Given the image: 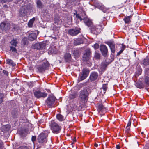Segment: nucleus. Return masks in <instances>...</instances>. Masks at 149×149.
Wrapping results in <instances>:
<instances>
[{
    "instance_id": "obj_26",
    "label": "nucleus",
    "mask_w": 149,
    "mask_h": 149,
    "mask_svg": "<svg viewBox=\"0 0 149 149\" xmlns=\"http://www.w3.org/2000/svg\"><path fill=\"white\" fill-rule=\"evenodd\" d=\"M121 50L119 52L117 53V56H119L123 52V51L125 49L126 46L123 44L121 45V46L120 47Z\"/></svg>"
},
{
    "instance_id": "obj_19",
    "label": "nucleus",
    "mask_w": 149,
    "mask_h": 149,
    "mask_svg": "<svg viewBox=\"0 0 149 149\" xmlns=\"http://www.w3.org/2000/svg\"><path fill=\"white\" fill-rule=\"evenodd\" d=\"M62 22V20L59 18H55L54 20V25L58 27H60Z\"/></svg>"
},
{
    "instance_id": "obj_47",
    "label": "nucleus",
    "mask_w": 149,
    "mask_h": 149,
    "mask_svg": "<svg viewBox=\"0 0 149 149\" xmlns=\"http://www.w3.org/2000/svg\"><path fill=\"white\" fill-rule=\"evenodd\" d=\"M36 139V136H32V139H31L32 141V142H33L35 141Z\"/></svg>"
},
{
    "instance_id": "obj_34",
    "label": "nucleus",
    "mask_w": 149,
    "mask_h": 149,
    "mask_svg": "<svg viewBox=\"0 0 149 149\" xmlns=\"http://www.w3.org/2000/svg\"><path fill=\"white\" fill-rule=\"evenodd\" d=\"M107 84H104L103 85L102 89L103 90L104 93H105L107 91Z\"/></svg>"
},
{
    "instance_id": "obj_1",
    "label": "nucleus",
    "mask_w": 149,
    "mask_h": 149,
    "mask_svg": "<svg viewBox=\"0 0 149 149\" xmlns=\"http://www.w3.org/2000/svg\"><path fill=\"white\" fill-rule=\"evenodd\" d=\"M49 65L48 62L46 60H44L41 64L37 66V68L39 72H42L46 70Z\"/></svg>"
},
{
    "instance_id": "obj_58",
    "label": "nucleus",
    "mask_w": 149,
    "mask_h": 149,
    "mask_svg": "<svg viewBox=\"0 0 149 149\" xmlns=\"http://www.w3.org/2000/svg\"><path fill=\"white\" fill-rule=\"evenodd\" d=\"M90 29H91V28H90Z\"/></svg>"
},
{
    "instance_id": "obj_11",
    "label": "nucleus",
    "mask_w": 149,
    "mask_h": 149,
    "mask_svg": "<svg viewBox=\"0 0 149 149\" xmlns=\"http://www.w3.org/2000/svg\"><path fill=\"white\" fill-rule=\"evenodd\" d=\"M0 27L2 30L6 31L10 29V24L8 22H4L1 23Z\"/></svg>"
},
{
    "instance_id": "obj_37",
    "label": "nucleus",
    "mask_w": 149,
    "mask_h": 149,
    "mask_svg": "<svg viewBox=\"0 0 149 149\" xmlns=\"http://www.w3.org/2000/svg\"><path fill=\"white\" fill-rule=\"evenodd\" d=\"M136 86L139 88H141L142 87V84L141 82H137L136 84Z\"/></svg>"
},
{
    "instance_id": "obj_13",
    "label": "nucleus",
    "mask_w": 149,
    "mask_h": 149,
    "mask_svg": "<svg viewBox=\"0 0 149 149\" xmlns=\"http://www.w3.org/2000/svg\"><path fill=\"white\" fill-rule=\"evenodd\" d=\"M80 29L75 28L70 29L68 31V33L71 36H75L80 32Z\"/></svg>"
},
{
    "instance_id": "obj_57",
    "label": "nucleus",
    "mask_w": 149,
    "mask_h": 149,
    "mask_svg": "<svg viewBox=\"0 0 149 149\" xmlns=\"http://www.w3.org/2000/svg\"><path fill=\"white\" fill-rule=\"evenodd\" d=\"M148 39H149V36H148Z\"/></svg>"
},
{
    "instance_id": "obj_25",
    "label": "nucleus",
    "mask_w": 149,
    "mask_h": 149,
    "mask_svg": "<svg viewBox=\"0 0 149 149\" xmlns=\"http://www.w3.org/2000/svg\"><path fill=\"white\" fill-rule=\"evenodd\" d=\"M108 45L110 48L112 52L113 53H115V45L111 43H109L108 44Z\"/></svg>"
},
{
    "instance_id": "obj_55",
    "label": "nucleus",
    "mask_w": 149,
    "mask_h": 149,
    "mask_svg": "<svg viewBox=\"0 0 149 149\" xmlns=\"http://www.w3.org/2000/svg\"><path fill=\"white\" fill-rule=\"evenodd\" d=\"M6 126L8 127L9 128L10 127V126L9 125H6Z\"/></svg>"
},
{
    "instance_id": "obj_24",
    "label": "nucleus",
    "mask_w": 149,
    "mask_h": 149,
    "mask_svg": "<svg viewBox=\"0 0 149 149\" xmlns=\"http://www.w3.org/2000/svg\"><path fill=\"white\" fill-rule=\"evenodd\" d=\"M101 31L100 26H98L97 27H94V34L96 35L98 34Z\"/></svg>"
},
{
    "instance_id": "obj_17",
    "label": "nucleus",
    "mask_w": 149,
    "mask_h": 149,
    "mask_svg": "<svg viewBox=\"0 0 149 149\" xmlns=\"http://www.w3.org/2000/svg\"><path fill=\"white\" fill-rule=\"evenodd\" d=\"M37 38V35L35 33H29L28 39L29 40L33 41L35 40Z\"/></svg>"
},
{
    "instance_id": "obj_27",
    "label": "nucleus",
    "mask_w": 149,
    "mask_h": 149,
    "mask_svg": "<svg viewBox=\"0 0 149 149\" xmlns=\"http://www.w3.org/2000/svg\"><path fill=\"white\" fill-rule=\"evenodd\" d=\"M56 118L57 119L60 121H63L64 120L63 116L60 114H58L57 115Z\"/></svg>"
},
{
    "instance_id": "obj_33",
    "label": "nucleus",
    "mask_w": 149,
    "mask_h": 149,
    "mask_svg": "<svg viewBox=\"0 0 149 149\" xmlns=\"http://www.w3.org/2000/svg\"><path fill=\"white\" fill-rule=\"evenodd\" d=\"M49 51H51V53L54 54H56L57 52V50L54 47L53 49L52 48H49Z\"/></svg>"
},
{
    "instance_id": "obj_52",
    "label": "nucleus",
    "mask_w": 149,
    "mask_h": 149,
    "mask_svg": "<svg viewBox=\"0 0 149 149\" xmlns=\"http://www.w3.org/2000/svg\"><path fill=\"white\" fill-rule=\"evenodd\" d=\"M94 146L96 147H97L98 146V144H97V143H95V144H94Z\"/></svg>"
},
{
    "instance_id": "obj_38",
    "label": "nucleus",
    "mask_w": 149,
    "mask_h": 149,
    "mask_svg": "<svg viewBox=\"0 0 149 149\" xmlns=\"http://www.w3.org/2000/svg\"><path fill=\"white\" fill-rule=\"evenodd\" d=\"M100 55L99 53H95V58L97 59H100Z\"/></svg>"
},
{
    "instance_id": "obj_22",
    "label": "nucleus",
    "mask_w": 149,
    "mask_h": 149,
    "mask_svg": "<svg viewBox=\"0 0 149 149\" xmlns=\"http://www.w3.org/2000/svg\"><path fill=\"white\" fill-rule=\"evenodd\" d=\"M132 15H131L129 16L125 17V18L123 19L125 23L129 24L131 22L130 18L132 17Z\"/></svg>"
},
{
    "instance_id": "obj_9",
    "label": "nucleus",
    "mask_w": 149,
    "mask_h": 149,
    "mask_svg": "<svg viewBox=\"0 0 149 149\" xmlns=\"http://www.w3.org/2000/svg\"><path fill=\"white\" fill-rule=\"evenodd\" d=\"M89 71L88 70L84 69L82 71V73L80 75L79 79L82 81L85 79L88 75Z\"/></svg>"
},
{
    "instance_id": "obj_49",
    "label": "nucleus",
    "mask_w": 149,
    "mask_h": 149,
    "mask_svg": "<svg viewBox=\"0 0 149 149\" xmlns=\"http://www.w3.org/2000/svg\"><path fill=\"white\" fill-rule=\"evenodd\" d=\"M3 73L6 75H8V72L6 70H3Z\"/></svg>"
},
{
    "instance_id": "obj_8",
    "label": "nucleus",
    "mask_w": 149,
    "mask_h": 149,
    "mask_svg": "<svg viewBox=\"0 0 149 149\" xmlns=\"http://www.w3.org/2000/svg\"><path fill=\"white\" fill-rule=\"evenodd\" d=\"M35 96L37 98L40 97L44 98L47 97V94L45 92H41L40 91H38L34 92Z\"/></svg>"
},
{
    "instance_id": "obj_23",
    "label": "nucleus",
    "mask_w": 149,
    "mask_h": 149,
    "mask_svg": "<svg viewBox=\"0 0 149 149\" xmlns=\"http://www.w3.org/2000/svg\"><path fill=\"white\" fill-rule=\"evenodd\" d=\"M142 72V69L140 66H138L137 68L136 72V76H139L140 75Z\"/></svg>"
},
{
    "instance_id": "obj_21",
    "label": "nucleus",
    "mask_w": 149,
    "mask_h": 149,
    "mask_svg": "<svg viewBox=\"0 0 149 149\" xmlns=\"http://www.w3.org/2000/svg\"><path fill=\"white\" fill-rule=\"evenodd\" d=\"M83 43V41L80 38H78L75 39L74 41V44L76 45H77Z\"/></svg>"
},
{
    "instance_id": "obj_15",
    "label": "nucleus",
    "mask_w": 149,
    "mask_h": 149,
    "mask_svg": "<svg viewBox=\"0 0 149 149\" xmlns=\"http://www.w3.org/2000/svg\"><path fill=\"white\" fill-rule=\"evenodd\" d=\"M45 44L43 42L36 43L34 45V48L37 49H44L45 48Z\"/></svg>"
},
{
    "instance_id": "obj_56",
    "label": "nucleus",
    "mask_w": 149,
    "mask_h": 149,
    "mask_svg": "<svg viewBox=\"0 0 149 149\" xmlns=\"http://www.w3.org/2000/svg\"><path fill=\"white\" fill-rule=\"evenodd\" d=\"M143 132H141V134H143Z\"/></svg>"
},
{
    "instance_id": "obj_6",
    "label": "nucleus",
    "mask_w": 149,
    "mask_h": 149,
    "mask_svg": "<svg viewBox=\"0 0 149 149\" xmlns=\"http://www.w3.org/2000/svg\"><path fill=\"white\" fill-rule=\"evenodd\" d=\"M47 134L46 133H42L38 136V141L40 143H42L47 141Z\"/></svg>"
},
{
    "instance_id": "obj_4",
    "label": "nucleus",
    "mask_w": 149,
    "mask_h": 149,
    "mask_svg": "<svg viewBox=\"0 0 149 149\" xmlns=\"http://www.w3.org/2000/svg\"><path fill=\"white\" fill-rule=\"evenodd\" d=\"M144 84L149 86V68H146L144 70Z\"/></svg>"
},
{
    "instance_id": "obj_28",
    "label": "nucleus",
    "mask_w": 149,
    "mask_h": 149,
    "mask_svg": "<svg viewBox=\"0 0 149 149\" xmlns=\"http://www.w3.org/2000/svg\"><path fill=\"white\" fill-rule=\"evenodd\" d=\"M7 63L9 65L12 66H14L15 65V64L11 59H8L7 60Z\"/></svg>"
},
{
    "instance_id": "obj_44",
    "label": "nucleus",
    "mask_w": 149,
    "mask_h": 149,
    "mask_svg": "<svg viewBox=\"0 0 149 149\" xmlns=\"http://www.w3.org/2000/svg\"><path fill=\"white\" fill-rule=\"evenodd\" d=\"M98 76V74L97 72H94V81L97 79Z\"/></svg>"
},
{
    "instance_id": "obj_39",
    "label": "nucleus",
    "mask_w": 149,
    "mask_h": 149,
    "mask_svg": "<svg viewBox=\"0 0 149 149\" xmlns=\"http://www.w3.org/2000/svg\"><path fill=\"white\" fill-rule=\"evenodd\" d=\"M76 94L74 93L72 94H70L69 96L70 98L73 99L76 97Z\"/></svg>"
},
{
    "instance_id": "obj_45",
    "label": "nucleus",
    "mask_w": 149,
    "mask_h": 149,
    "mask_svg": "<svg viewBox=\"0 0 149 149\" xmlns=\"http://www.w3.org/2000/svg\"><path fill=\"white\" fill-rule=\"evenodd\" d=\"M89 81V82H93V75L92 74L90 76Z\"/></svg>"
},
{
    "instance_id": "obj_12",
    "label": "nucleus",
    "mask_w": 149,
    "mask_h": 149,
    "mask_svg": "<svg viewBox=\"0 0 149 149\" xmlns=\"http://www.w3.org/2000/svg\"><path fill=\"white\" fill-rule=\"evenodd\" d=\"M100 49L102 55L104 57L107 56L108 49L106 45H102L100 47Z\"/></svg>"
},
{
    "instance_id": "obj_35",
    "label": "nucleus",
    "mask_w": 149,
    "mask_h": 149,
    "mask_svg": "<svg viewBox=\"0 0 149 149\" xmlns=\"http://www.w3.org/2000/svg\"><path fill=\"white\" fill-rule=\"evenodd\" d=\"M18 149H31V148L29 146H22L19 147Z\"/></svg>"
},
{
    "instance_id": "obj_10",
    "label": "nucleus",
    "mask_w": 149,
    "mask_h": 149,
    "mask_svg": "<svg viewBox=\"0 0 149 149\" xmlns=\"http://www.w3.org/2000/svg\"><path fill=\"white\" fill-rule=\"evenodd\" d=\"M79 18L81 21L82 20H83L84 22L85 23L86 25L88 27H90L92 26V21L86 16L83 17V18L81 17H79Z\"/></svg>"
},
{
    "instance_id": "obj_14",
    "label": "nucleus",
    "mask_w": 149,
    "mask_h": 149,
    "mask_svg": "<svg viewBox=\"0 0 149 149\" xmlns=\"http://www.w3.org/2000/svg\"><path fill=\"white\" fill-rule=\"evenodd\" d=\"M91 54V52L89 49H87L85 51L83 56V59L84 61H88L89 60Z\"/></svg>"
},
{
    "instance_id": "obj_50",
    "label": "nucleus",
    "mask_w": 149,
    "mask_h": 149,
    "mask_svg": "<svg viewBox=\"0 0 149 149\" xmlns=\"http://www.w3.org/2000/svg\"><path fill=\"white\" fill-rule=\"evenodd\" d=\"M120 147L119 145H117L116 146V148L117 149H120Z\"/></svg>"
},
{
    "instance_id": "obj_29",
    "label": "nucleus",
    "mask_w": 149,
    "mask_h": 149,
    "mask_svg": "<svg viewBox=\"0 0 149 149\" xmlns=\"http://www.w3.org/2000/svg\"><path fill=\"white\" fill-rule=\"evenodd\" d=\"M35 18H33L32 19H31L29 22L28 23V26L29 27H32L34 22L35 20Z\"/></svg>"
},
{
    "instance_id": "obj_31",
    "label": "nucleus",
    "mask_w": 149,
    "mask_h": 149,
    "mask_svg": "<svg viewBox=\"0 0 149 149\" xmlns=\"http://www.w3.org/2000/svg\"><path fill=\"white\" fill-rule=\"evenodd\" d=\"M73 54L75 57H77L79 56V50L78 49L74 50L73 52Z\"/></svg>"
},
{
    "instance_id": "obj_42",
    "label": "nucleus",
    "mask_w": 149,
    "mask_h": 149,
    "mask_svg": "<svg viewBox=\"0 0 149 149\" xmlns=\"http://www.w3.org/2000/svg\"><path fill=\"white\" fill-rule=\"evenodd\" d=\"M4 95L3 93H0V103H1L3 100Z\"/></svg>"
},
{
    "instance_id": "obj_16",
    "label": "nucleus",
    "mask_w": 149,
    "mask_h": 149,
    "mask_svg": "<svg viewBox=\"0 0 149 149\" xmlns=\"http://www.w3.org/2000/svg\"><path fill=\"white\" fill-rule=\"evenodd\" d=\"M97 110L99 113L100 112L103 113V114L106 112V108L104 106L101 104H97Z\"/></svg>"
},
{
    "instance_id": "obj_54",
    "label": "nucleus",
    "mask_w": 149,
    "mask_h": 149,
    "mask_svg": "<svg viewBox=\"0 0 149 149\" xmlns=\"http://www.w3.org/2000/svg\"><path fill=\"white\" fill-rule=\"evenodd\" d=\"M2 143L0 142V148H1L2 146Z\"/></svg>"
},
{
    "instance_id": "obj_7",
    "label": "nucleus",
    "mask_w": 149,
    "mask_h": 149,
    "mask_svg": "<svg viewBox=\"0 0 149 149\" xmlns=\"http://www.w3.org/2000/svg\"><path fill=\"white\" fill-rule=\"evenodd\" d=\"M88 96V92L86 89H84L81 91L80 97L82 102H85Z\"/></svg>"
},
{
    "instance_id": "obj_30",
    "label": "nucleus",
    "mask_w": 149,
    "mask_h": 149,
    "mask_svg": "<svg viewBox=\"0 0 149 149\" xmlns=\"http://www.w3.org/2000/svg\"><path fill=\"white\" fill-rule=\"evenodd\" d=\"M10 43L12 46L15 47L17 44V42L16 40L13 39L11 40Z\"/></svg>"
},
{
    "instance_id": "obj_5",
    "label": "nucleus",
    "mask_w": 149,
    "mask_h": 149,
    "mask_svg": "<svg viewBox=\"0 0 149 149\" xmlns=\"http://www.w3.org/2000/svg\"><path fill=\"white\" fill-rule=\"evenodd\" d=\"M56 99L55 97L53 95L49 96L47 99L46 103L48 106L51 107L54 103Z\"/></svg>"
},
{
    "instance_id": "obj_48",
    "label": "nucleus",
    "mask_w": 149,
    "mask_h": 149,
    "mask_svg": "<svg viewBox=\"0 0 149 149\" xmlns=\"http://www.w3.org/2000/svg\"><path fill=\"white\" fill-rule=\"evenodd\" d=\"M131 124V121H129L128 122L127 124V126L130 127Z\"/></svg>"
},
{
    "instance_id": "obj_59",
    "label": "nucleus",
    "mask_w": 149,
    "mask_h": 149,
    "mask_svg": "<svg viewBox=\"0 0 149 149\" xmlns=\"http://www.w3.org/2000/svg\"><path fill=\"white\" fill-rule=\"evenodd\" d=\"M5 6H7L6 5H5Z\"/></svg>"
},
{
    "instance_id": "obj_3",
    "label": "nucleus",
    "mask_w": 149,
    "mask_h": 149,
    "mask_svg": "<svg viewBox=\"0 0 149 149\" xmlns=\"http://www.w3.org/2000/svg\"><path fill=\"white\" fill-rule=\"evenodd\" d=\"M50 126L51 129L54 133H58L59 132L60 130L59 126L54 121H51Z\"/></svg>"
},
{
    "instance_id": "obj_41",
    "label": "nucleus",
    "mask_w": 149,
    "mask_h": 149,
    "mask_svg": "<svg viewBox=\"0 0 149 149\" xmlns=\"http://www.w3.org/2000/svg\"><path fill=\"white\" fill-rule=\"evenodd\" d=\"M13 0H0L1 2L2 3L9 2L13 1Z\"/></svg>"
},
{
    "instance_id": "obj_46",
    "label": "nucleus",
    "mask_w": 149,
    "mask_h": 149,
    "mask_svg": "<svg viewBox=\"0 0 149 149\" xmlns=\"http://www.w3.org/2000/svg\"><path fill=\"white\" fill-rule=\"evenodd\" d=\"M99 47V45L97 44H95L94 45V48L95 49H97Z\"/></svg>"
},
{
    "instance_id": "obj_53",
    "label": "nucleus",
    "mask_w": 149,
    "mask_h": 149,
    "mask_svg": "<svg viewBox=\"0 0 149 149\" xmlns=\"http://www.w3.org/2000/svg\"><path fill=\"white\" fill-rule=\"evenodd\" d=\"M76 139L75 138H74L73 139V141L74 142H76Z\"/></svg>"
},
{
    "instance_id": "obj_32",
    "label": "nucleus",
    "mask_w": 149,
    "mask_h": 149,
    "mask_svg": "<svg viewBox=\"0 0 149 149\" xmlns=\"http://www.w3.org/2000/svg\"><path fill=\"white\" fill-rule=\"evenodd\" d=\"M36 3L38 7L39 8H41L43 6L42 3L40 1L38 0L36 2Z\"/></svg>"
},
{
    "instance_id": "obj_18",
    "label": "nucleus",
    "mask_w": 149,
    "mask_h": 149,
    "mask_svg": "<svg viewBox=\"0 0 149 149\" xmlns=\"http://www.w3.org/2000/svg\"><path fill=\"white\" fill-rule=\"evenodd\" d=\"M27 8L25 6L22 7L20 9L19 11V14L22 16L23 17L26 15L27 13Z\"/></svg>"
},
{
    "instance_id": "obj_43",
    "label": "nucleus",
    "mask_w": 149,
    "mask_h": 149,
    "mask_svg": "<svg viewBox=\"0 0 149 149\" xmlns=\"http://www.w3.org/2000/svg\"><path fill=\"white\" fill-rule=\"evenodd\" d=\"M27 40L26 38H24L22 41L21 43L22 44L25 45L26 44Z\"/></svg>"
},
{
    "instance_id": "obj_20",
    "label": "nucleus",
    "mask_w": 149,
    "mask_h": 149,
    "mask_svg": "<svg viewBox=\"0 0 149 149\" xmlns=\"http://www.w3.org/2000/svg\"><path fill=\"white\" fill-rule=\"evenodd\" d=\"M64 58L67 62H69L71 60V56L69 53H66L64 55Z\"/></svg>"
},
{
    "instance_id": "obj_40",
    "label": "nucleus",
    "mask_w": 149,
    "mask_h": 149,
    "mask_svg": "<svg viewBox=\"0 0 149 149\" xmlns=\"http://www.w3.org/2000/svg\"><path fill=\"white\" fill-rule=\"evenodd\" d=\"M15 47L13 46H10V51H11L12 52H14L15 53H16V49Z\"/></svg>"
},
{
    "instance_id": "obj_36",
    "label": "nucleus",
    "mask_w": 149,
    "mask_h": 149,
    "mask_svg": "<svg viewBox=\"0 0 149 149\" xmlns=\"http://www.w3.org/2000/svg\"><path fill=\"white\" fill-rule=\"evenodd\" d=\"M12 116L13 118H17L18 116V115L17 112H14L12 113Z\"/></svg>"
},
{
    "instance_id": "obj_51",
    "label": "nucleus",
    "mask_w": 149,
    "mask_h": 149,
    "mask_svg": "<svg viewBox=\"0 0 149 149\" xmlns=\"http://www.w3.org/2000/svg\"><path fill=\"white\" fill-rule=\"evenodd\" d=\"M126 128L127 130L129 131L130 130V127L127 126Z\"/></svg>"
},
{
    "instance_id": "obj_2",
    "label": "nucleus",
    "mask_w": 149,
    "mask_h": 149,
    "mask_svg": "<svg viewBox=\"0 0 149 149\" xmlns=\"http://www.w3.org/2000/svg\"><path fill=\"white\" fill-rule=\"evenodd\" d=\"M94 6L104 13L107 12L108 10L107 8L105 7L102 3L99 2L97 0H94Z\"/></svg>"
}]
</instances>
